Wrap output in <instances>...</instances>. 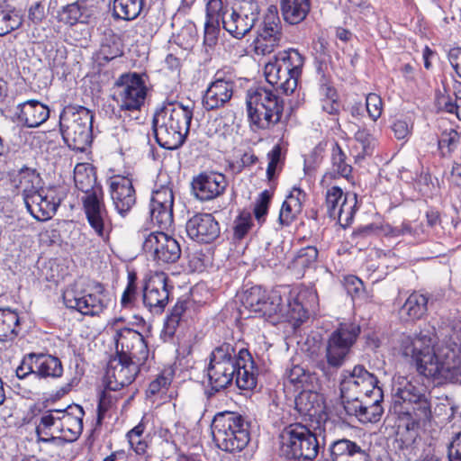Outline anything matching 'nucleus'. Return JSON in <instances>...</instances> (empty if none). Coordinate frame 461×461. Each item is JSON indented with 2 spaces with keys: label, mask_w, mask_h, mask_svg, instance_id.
Masks as SVG:
<instances>
[{
  "label": "nucleus",
  "mask_w": 461,
  "mask_h": 461,
  "mask_svg": "<svg viewBox=\"0 0 461 461\" xmlns=\"http://www.w3.org/2000/svg\"><path fill=\"white\" fill-rule=\"evenodd\" d=\"M435 335L429 330L411 335L402 333L393 347V352L411 359L417 372L425 377L461 383V350L458 348H435Z\"/></svg>",
  "instance_id": "nucleus-1"
},
{
  "label": "nucleus",
  "mask_w": 461,
  "mask_h": 461,
  "mask_svg": "<svg viewBox=\"0 0 461 461\" xmlns=\"http://www.w3.org/2000/svg\"><path fill=\"white\" fill-rule=\"evenodd\" d=\"M307 296L312 302L316 299L315 294L303 289L293 300L286 298L285 305L278 291L267 292L260 286H253L247 291L243 303L256 317L269 319L273 323L285 320L299 325L308 318L310 302L306 300Z\"/></svg>",
  "instance_id": "nucleus-2"
},
{
  "label": "nucleus",
  "mask_w": 461,
  "mask_h": 461,
  "mask_svg": "<svg viewBox=\"0 0 461 461\" xmlns=\"http://www.w3.org/2000/svg\"><path fill=\"white\" fill-rule=\"evenodd\" d=\"M77 190L84 193L81 197L82 212L91 231L99 240L108 242L113 231V220L104 201L102 185L96 175H67Z\"/></svg>",
  "instance_id": "nucleus-3"
},
{
  "label": "nucleus",
  "mask_w": 461,
  "mask_h": 461,
  "mask_svg": "<svg viewBox=\"0 0 461 461\" xmlns=\"http://www.w3.org/2000/svg\"><path fill=\"white\" fill-rule=\"evenodd\" d=\"M194 107L180 102H164L153 114L152 128L157 143L166 149L181 147L189 133Z\"/></svg>",
  "instance_id": "nucleus-4"
},
{
  "label": "nucleus",
  "mask_w": 461,
  "mask_h": 461,
  "mask_svg": "<svg viewBox=\"0 0 461 461\" xmlns=\"http://www.w3.org/2000/svg\"><path fill=\"white\" fill-rule=\"evenodd\" d=\"M392 408L397 415L432 419V396L417 379L398 376L393 387Z\"/></svg>",
  "instance_id": "nucleus-5"
},
{
  "label": "nucleus",
  "mask_w": 461,
  "mask_h": 461,
  "mask_svg": "<svg viewBox=\"0 0 461 461\" xmlns=\"http://www.w3.org/2000/svg\"><path fill=\"white\" fill-rule=\"evenodd\" d=\"M212 434L220 449L230 453L241 451L250 440L249 421L239 412H218L212 420Z\"/></svg>",
  "instance_id": "nucleus-6"
},
{
  "label": "nucleus",
  "mask_w": 461,
  "mask_h": 461,
  "mask_svg": "<svg viewBox=\"0 0 461 461\" xmlns=\"http://www.w3.org/2000/svg\"><path fill=\"white\" fill-rule=\"evenodd\" d=\"M67 308L89 316L100 315L108 306V293L104 285L95 280L76 281L62 294Z\"/></svg>",
  "instance_id": "nucleus-7"
},
{
  "label": "nucleus",
  "mask_w": 461,
  "mask_h": 461,
  "mask_svg": "<svg viewBox=\"0 0 461 461\" xmlns=\"http://www.w3.org/2000/svg\"><path fill=\"white\" fill-rule=\"evenodd\" d=\"M304 57L295 49L279 51L264 69L267 81L285 95L294 93L302 75Z\"/></svg>",
  "instance_id": "nucleus-8"
},
{
  "label": "nucleus",
  "mask_w": 461,
  "mask_h": 461,
  "mask_svg": "<svg viewBox=\"0 0 461 461\" xmlns=\"http://www.w3.org/2000/svg\"><path fill=\"white\" fill-rule=\"evenodd\" d=\"M94 115L84 106H67L59 116V129L69 149L85 151L93 138Z\"/></svg>",
  "instance_id": "nucleus-9"
},
{
  "label": "nucleus",
  "mask_w": 461,
  "mask_h": 461,
  "mask_svg": "<svg viewBox=\"0 0 461 461\" xmlns=\"http://www.w3.org/2000/svg\"><path fill=\"white\" fill-rule=\"evenodd\" d=\"M246 104L249 119L258 129H268L281 120L284 101L270 88L259 86L249 90Z\"/></svg>",
  "instance_id": "nucleus-10"
},
{
  "label": "nucleus",
  "mask_w": 461,
  "mask_h": 461,
  "mask_svg": "<svg viewBox=\"0 0 461 461\" xmlns=\"http://www.w3.org/2000/svg\"><path fill=\"white\" fill-rule=\"evenodd\" d=\"M279 438L280 454L287 461H312L319 454L321 444L316 433L301 423L285 427Z\"/></svg>",
  "instance_id": "nucleus-11"
},
{
  "label": "nucleus",
  "mask_w": 461,
  "mask_h": 461,
  "mask_svg": "<svg viewBox=\"0 0 461 461\" xmlns=\"http://www.w3.org/2000/svg\"><path fill=\"white\" fill-rule=\"evenodd\" d=\"M360 332L359 324L352 321L340 322L324 343V361H321L319 366L322 370L326 367H341L348 358Z\"/></svg>",
  "instance_id": "nucleus-12"
},
{
  "label": "nucleus",
  "mask_w": 461,
  "mask_h": 461,
  "mask_svg": "<svg viewBox=\"0 0 461 461\" xmlns=\"http://www.w3.org/2000/svg\"><path fill=\"white\" fill-rule=\"evenodd\" d=\"M239 351L236 352L230 343H222L216 347L210 355V362L206 368L210 390L206 392L208 397L227 388L231 384L236 365H239Z\"/></svg>",
  "instance_id": "nucleus-13"
},
{
  "label": "nucleus",
  "mask_w": 461,
  "mask_h": 461,
  "mask_svg": "<svg viewBox=\"0 0 461 461\" xmlns=\"http://www.w3.org/2000/svg\"><path fill=\"white\" fill-rule=\"evenodd\" d=\"M143 77L137 72H126L115 80L113 99L121 112H140L144 105L148 87Z\"/></svg>",
  "instance_id": "nucleus-14"
},
{
  "label": "nucleus",
  "mask_w": 461,
  "mask_h": 461,
  "mask_svg": "<svg viewBox=\"0 0 461 461\" xmlns=\"http://www.w3.org/2000/svg\"><path fill=\"white\" fill-rule=\"evenodd\" d=\"M68 185H58L46 190L29 191L24 194V203L30 213L38 221L50 219L61 202L66 198Z\"/></svg>",
  "instance_id": "nucleus-15"
},
{
  "label": "nucleus",
  "mask_w": 461,
  "mask_h": 461,
  "mask_svg": "<svg viewBox=\"0 0 461 461\" xmlns=\"http://www.w3.org/2000/svg\"><path fill=\"white\" fill-rule=\"evenodd\" d=\"M378 379L364 366H356L352 371L346 372L339 384L342 403L358 401L361 398L375 395V391L382 390Z\"/></svg>",
  "instance_id": "nucleus-16"
},
{
  "label": "nucleus",
  "mask_w": 461,
  "mask_h": 461,
  "mask_svg": "<svg viewBox=\"0 0 461 461\" xmlns=\"http://www.w3.org/2000/svg\"><path fill=\"white\" fill-rule=\"evenodd\" d=\"M315 375L300 366H293L292 368L285 371L284 384L285 387H293L294 392L299 393L295 397V404L302 413L311 414L314 406L313 402L318 398L315 392Z\"/></svg>",
  "instance_id": "nucleus-17"
},
{
  "label": "nucleus",
  "mask_w": 461,
  "mask_h": 461,
  "mask_svg": "<svg viewBox=\"0 0 461 461\" xmlns=\"http://www.w3.org/2000/svg\"><path fill=\"white\" fill-rule=\"evenodd\" d=\"M147 231V229L140 230L138 235L144 240V251L151 254L158 265L173 264L180 258L181 248L176 239L166 234L163 230L149 233Z\"/></svg>",
  "instance_id": "nucleus-18"
},
{
  "label": "nucleus",
  "mask_w": 461,
  "mask_h": 461,
  "mask_svg": "<svg viewBox=\"0 0 461 461\" xmlns=\"http://www.w3.org/2000/svg\"><path fill=\"white\" fill-rule=\"evenodd\" d=\"M144 364L143 360L112 357L105 372L107 387L113 390H121L131 384Z\"/></svg>",
  "instance_id": "nucleus-19"
},
{
  "label": "nucleus",
  "mask_w": 461,
  "mask_h": 461,
  "mask_svg": "<svg viewBox=\"0 0 461 461\" xmlns=\"http://www.w3.org/2000/svg\"><path fill=\"white\" fill-rule=\"evenodd\" d=\"M113 339L115 345V357L146 361L149 348L144 337L131 328L114 329Z\"/></svg>",
  "instance_id": "nucleus-20"
},
{
  "label": "nucleus",
  "mask_w": 461,
  "mask_h": 461,
  "mask_svg": "<svg viewBox=\"0 0 461 461\" xmlns=\"http://www.w3.org/2000/svg\"><path fill=\"white\" fill-rule=\"evenodd\" d=\"M356 195L344 194L342 189L332 186L326 192L325 206L328 216L342 227L348 226L356 213Z\"/></svg>",
  "instance_id": "nucleus-21"
},
{
  "label": "nucleus",
  "mask_w": 461,
  "mask_h": 461,
  "mask_svg": "<svg viewBox=\"0 0 461 461\" xmlns=\"http://www.w3.org/2000/svg\"><path fill=\"white\" fill-rule=\"evenodd\" d=\"M167 276L156 273L146 282L143 288V303L151 313L160 314L169 302Z\"/></svg>",
  "instance_id": "nucleus-22"
},
{
  "label": "nucleus",
  "mask_w": 461,
  "mask_h": 461,
  "mask_svg": "<svg viewBox=\"0 0 461 461\" xmlns=\"http://www.w3.org/2000/svg\"><path fill=\"white\" fill-rule=\"evenodd\" d=\"M383 391H375V395L361 398L358 401L346 402L344 410L347 414L355 416L362 423H375L381 420L384 409L381 405Z\"/></svg>",
  "instance_id": "nucleus-23"
},
{
  "label": "nucleus",
  "mask_w": 461,
  "mask_h": 461,
  "mask_svg": "<svg viewBox=\"0 0 461 461\" xmlns=\"http://www.w3.org/2000/svg\"><path fill=\"white\" fill-rule=\"evenodd\" d=\"M235 83L230 77H223L217 72L214 80L207 86L203 95V107L206 111H213L223 107L233 95Z\"/></svg>",
  "instance_id": "nucleus-24"
},
{
  "label": "nucleus",
  "mask_w": 461,
  "mask_h": 461,
  "mask_svg": "<svg viewBox=\"0 0 461 461\" xmlns=\"http://www.w3.org/2000/svg\"><path fill=\"white\" fill-rule=\"evenodd\" d=\"M110 194L116 212L125 217L136 203L132 180L123 175H114L109 179Z\"/></svg>",
  "instance_id": "nucleus-25"
},
{
  "label": "nucleus",
  "mask_w": 461,
  "mask_h": 461,
  "mask_svg": "<svg viewBox=\"0 0 461 461\" xmlns=\"http://www.w3.org/2000/svg\"><path fill=\"white\" fill-rule=\"evenodd\" d=\"M190 239L199 243H211L220 236V225L211 213H196L186 222Z\"/></svg>",
  "instance_id": "nucleus-26"
},
{
  "label": "nucleus",
  "mask_w": 461,
  "mask_h": 461,
  "mask_svg": "<svg viewBox=\"0 0 461 461\" xmlns=\"http://www.w3.org/2000/svg\"><path fill=\"white\" fill-rule=\"evenodd\" d=\"M258 20V13L250 5L247 9L240 6L239 10L231 9L228 17L223 19V29L236 39H242L254 27Z\"/></svg>",
  "instance_id": "nucleus-27"
},
{
  "label": "nucleus",
  "mask_w": 461,
  "mask_h": 461,
  "mask_svg": "<svg viewBox=\"0 0 461 461\" xmlns=\"http://www.w3.org/2000/svg\"><path fill=\"white\" fill-rule=\"evenodd\" d=\"M95 7L87 0H77L61 6L57 11L56 19L68 27L77 24H89L95 16Z\"/></svg>",
  "instance_id": "nucleus-28"
},
{
  "label": "nucleus",
  "mask_w": 461,
  "mask_h": 461,
  "mask_svg": "<svg viewBox=\"0 0 461 461\" xmlns=\"http://www.w3.org/2000/svg\"><path fill=\"white\" fill-rule=\"evenodd\" d=\"M226 186L225 175H197L192 181L193 193L201 201L219 196Z\"/></svg>",
  "instance_id": "nucleus-29"
},
{
  "label": "nucleus",
  "mask_w": 461,
  "mask_h": 461,
  "mask_svg": "<svg viewBox=\"0 0 461 461\" xmlns=\"http://www.w3.org/2000/svg\"><path fill=\"white\" fill-rule=\"evenodd\" d=\"M328 452L329 461H370L369 455L361 446L346 438L332 441Z\"/></svg>",
  "instance_id": "nucleus-30"
},
{
  "label": "nucleus",
  "mask_w": 461,
  "mask_h": 461,
  "mask_svg": "<svg viewBox=\"0 0 461 461\" xmlns=\"http://www.w3.org/2000/svg\"><path fill=\"white\" fill-rule=\"evenodd\" d=\"M239 365L235 371V382L241 390H252L257 385L258 368L247 348L239 350Z\"/></svg>",
  "instance_id": "nucleus-31"
},
{
  "label": "nucleus",
  "mask_w": 461,
  "mask_h": 461,
  "mask_svg": "<svg viewBox=\"0 0 461 461\" xmlns=\"http://www.w3.org/2000/svg\"><path fill=\"white\" fill-rule=\"evenodd\" d=\"M18 120L28 128H36L50 117V109L37 100H28L18 104Z\"/></svg>",
  "instance_id": "nucleus-32"
},
{
  "label": "nucleus",
  "mask_w": 461,
  "mask_h": 461,
  "mask_svg": "<svg viewBox=\"0 0 461 461\" xmlns=\"http://www.w3.org/2000/svg\"><path fill=\"white\" fill-rule=\"evenodd\" d=\"M56 414H60V422L57 425L58 432H69L68 441L77 438L83 430V408L79 405L68 406L65 410H57Z\"/></svg>",
  "instance_id": "nucleus-33"
},
{
  "label": "nucleus",
  "mask_w": 461,
  "mask_h": 461,
  "mask_svg": "<svg viewBox=\"0 0 461 461\" xmlns=\"http://www.w3.org/2000/svg\"><path fill=\"white\" fill-rule=\"evenodd\" d=\"M280 10L285 23L296 25L305 20L311 10L310 0H280Z\"/></svg>",
  "instance_id": "nucleus-34"
},
{
  "label": "nucleus",
  "mask_w": 461,
  "mask_h": 461,
  "mask_svg": "<svg viewBox=\"0 0 461 461\" xmlns=\"http://www.w3.org/2000/svg\"><path fill=\"white\" fill-rule=\"evenodd\" d=\"M35 364L36 377L39 379H55L63 375L61 361L52 355L37 353Z\"/></svg>",
  "instance_id": "nucleus-35"
},
{
  "label": "nucleus",
  "mask_w": 461,
  "mask_h": 461,
  "mask_svg": "<svg viewBox=\"0 0 461 461\" xmlns=\"http://www.w3.org/2000/svg\"><path fill=\"white\" fill-rule=\"evenodd\" d=\"M428 297L424 294L412 293L400 309L401 319L412 321L421 319L427 312Z\"/></svg>",
  "instance_id": "nucleus-36"
},
{
  "label": "nucleus",
  "mask_w": 461,
  "mask_h": 461,
  "mask_svg": "<svg viewBox=\"0 0 461 461\" xmlns=\"http://www.w3.org/2000/svg\"><path fill=\"white\" fill-rule=\"evenodd\" d=\"M145 0H113L112 16L114 20L133 21L143 9Z\"/></svg>",
  "instance_id": "nucleus-37"
},
{
  "label": "nucleus",
  "mask_w": 461,
  "mask_h": 461,
  "mask_svg": "<svg viewBox=\"0 0 461 461\" xmlns=\"http://www.w3.org/2000/svg\"><path fill=\"white\" fill-rule=\"evenodd\" d=\"M398 418L399 424L395 438H402L413 443H416L420 423L425 424L431 420V419H420L413 415H398Z\"/></svg>",
  "instance_id": "nucleus-38"
},
{
  "label": "nucleus",
  "mask_w": 461,
  "mask_h": 461,
  "mask_svg": "<svg viewBox=\"0 0 461 461\" xmlns=\"http://www.w3.org/2000/svg\"><path fill=\"white\" fill-rule=\"evenodd\" d=\"M281 39V29L277 27H261L255 41L257 52H260L263 55L273 52L275 48L279 45Z\"/></svg>",
  "instance_id": "nucleus-39"
},
{
  "label": "nucleus",
  "mask_w": 461,
  "mask_h": 461,
  "mask_svg": "<svg viewBox=\"0 0 461 461\" xmlns=\"http://www.w3.org/2000/svg\"><path fill=\"white\" fill-rule=\"evenodd\" d=\"M20 318L10 308H0V341L13 340L18 334Z\"/></svg>",
  "instance_id": "nucleus-40"
},
{
  "label": "nucleus",
  "mask_w": 461,
  "mask_h": 461,
  "mask_svg": "<svg viewBox=\"0 0 461 461\" xmlns=\"http://www.w3.org/2000/svg\"><path fill=\"white\" fill-rule=\"evenodd\" d=\"M173 206L150 202L149 216L151 221L163 230H169L174 223Z\"/></svg>",
  "instance_id": "nucleus-41"
},
{
  "label": "nucleus",
  "mask_w": 461,
  "mask_h": 461,
  "mask_svg": "<svg viewBox=\"0 0 461 461\" xmlns=\"http://www.w3.org/2000/svg\"><path fill=\"white\" fill-rule=\"evenodd\" d=\"M186 309L187 302L185 301H178L174 305L164 323V328L161 333L164 341H169L173 339Z\"/></svg>",
  "instance_id": "nucleus-42"
},
{
  "label": "nucleus",
  "mask_w": 461,
  "mask_h": 461,
  "mask_svg": "<svg viewBox=\"0 0 461 461\" xmlns=\"http://www.w3.org/2000/svg\"><path fill=\"white\" fill-rule=\"evenodd\" d=\"M23 24V18L14 7L0 4V36L15 31Z\"/></svg>",
  "instance_id": "nucleus-43"
},
{
  "label": "nucleus",
  "mask_w": 461,
  "mask_h": 461,
  "mask_svg": "<svg viewBox=\"0 0 461 461\" xmlns=\"http://www.w3.org/2000/svg\"><path fill=\"white\" fill-rule=\"evenodd\" d=\"M229 169L240 173L241 171H252L257 173L263 169L262 163L258 158L251 153L245 152L240 158L229 162Z\"/></svg>",
  "instance_id": "nucleus-44"
},
{
  "label": "nucleus",
  "mask_w": 461,
  "mask_h": 461,
  "mask_svg": "<svg viewBox=\"0 0 461 461\" xmlns=\"http://www.w3.org/2000/svg\"><path fill=\"white\" fill-rule=\"evenodd\" d=\"M118 390L109 389L105 383V389L102 392L98 407H97V422L101 423L104 419L105 413L112 409L118 400L122 397V393H116Z\"/></svg>",
  "instance_id": "nucleus-45"
},
{
  "label": "nucleus",
  "mask_w": 461,
  "mask_h": 461,
  "mask_svg": "<svg viewBox=\"0 0 461 461\" xmlns=\"http://www.w3.org/2000/svg\"><path fill=\"white\" fill-rule=\"evenodd\" d=\"M228 5L222 0H209L206 5V21L219 23L223 25L224 17L229 15Z\"/></svg>",
  "instance_id": "nucleus-46"
},
{
  "label": "nucleus",
  "mask_w": 461,
  "mask_h": 461,
  "mask_svg": "<svg viewBox=\"0 0 461 461\" xmlns=\"http://www.w3.org/2000/svg\"><path fill=\"white\" fill-rule=\"evenodd\" d=\"M253 225L252 214L249 210H242L234 221L233 237L242 240L250 230Z\"/></svg>",
  "instance_id": "nucleus-47"
},
{
  "label": "nucleus",
  "mask_w": 461,
  "mask_h": 461,
  "mask_svg": "<svg viewBox=\"0 0 461 461\" xmlns=\"http://www.w3.org/2000/svg\"><path fill=\"white\" fill-rule=\"evenodd\" d=\"M459 142V133L455 129H448L442 131L438 144L441 153H450L454 150Z\"/></svg>",
  "instance_id": "nucleus-48"
},
{
  "label": "nucleus",
  "mask_w": 461,
  "mask_h": 461,
  "mask_svg": "<svg viewBox=\"0 0 461 461\" xmlns=\"http://www.w3.org/2000/svg\"><path fill=\"white\" fill-rule=\"evenodd\" d=\"M272 193L268 190H264L260 193L257 199L253 213L259 224H262L266 221V216L268 212V207L271 200Z\"/></svg>",
  "instance_id": "nucleus-49"
},
{
  "label": "nucleus",
  "mask_w": 461,
  "mask_h": 461,
  "mask_svg": "<svg viewBox=\"0 0 461 461\" xmlns=\"http://www.w3.org/2000/svg\"><path fill=\"white\" fill-rule=\"evenodd\" d=\"M331 162L333 173H351L352 167L347 162V156L338 143L332 148Z\"/></svg>",
  "instance_id": "nucleus-50"
},
{
  "label": "nucleus",
  "mask_w": 461,
  "mask_h": 461,
  "mask_svg": "<svg viewBox=\"0 0 461 461\" xmlns=\"http://www.w3.org/2000/svg\"><path fill=\"white\" fill-rule=\"evenodd\" d=\"M37 357V353H28L25 354L22 360L20 365L17 366L15 370L16 376L19 379H25L30 375H34L36 376V364L35 359Z\"/></svg>",
  "instance_id": "nucleus-51"
},
{
  "label": "nucleus",
  "mask_w": 461,
  "mask_h": 461,
  "mask_svg": "<svg viewBox=\"0 0 461 461\" xmlns=\"http://www.w3.org/2000/svg\"><path fill=\"white\" fill-rule=\"evenodd\" d=\"M37 357V353H28L25 354L22 360L20 365L17 366L15 370L16 376L19 379H25L30 375H34L36 376V364L35 359Z\"/></svg>",
  "instance_id": "nucleus-52"
},
{
  "label": "nucleus",
  "mask_w": 461,
  "mask_h": 461,
  "mask_svg": "<svg viewBox=\"0 0 461 461\" xmlns=\"http://www.w3.org/2000/svg\"><path fill=\"white\" fill-rule=\"evenodd\" d=\"M393 447L400 458L411 461L417 454L416 443L402 440V438H394Z\"/></svg>",
  "instance_id": "nucleus-53"
},
{
  "label": "nucleus",
  "mask_w": 461,
  "mask_h": 461,
  "mask_svg": "<svg viewBox=\"0 0 461 461\" xmlns=\"http://www.w3.org/2000/svg\"><path fill=\"white\" fill-rule=\"evenodd\" d=\"M317 76L320 86L321 95L324 98L322 100L334 99L338 97L336 89L330 85V77L327 76L320 65L317 68Z\"/></svg>",
  "instance_id": "nucleus-54"
},
{
  "label": "nucleus",
  "mask_w": 461,
  "mask_h": 461,
  "mask_svg": "<svg viewBox=\"0 0 461 461\" xmlns=\"http://www.w3.org/2000/svg\"><path fill=\"white\" fill-rule=\"evenodd\" d=\"M173 380L172 373L162 372L152 380L147 389V395H156L162 390L167 389Z\"/></svg>",
  "instance_id": "nucleus-55"
},
{
  "label": "nucleus",
  "mask_w": 461,
  "mask_h": 461,
  "mask_svg": "<svg viewBox=\"0 0 461 461\" xmlns=\"http://www.w3.org/2000/svg\"><path fill=\"white\" fill-rule=\"evenodd\" d=\"M322 151L323 149L321 147L316 146L310 151V153L304 155V173H311L312 171L318 170V167L322 161Z\"/></svg>",
  "instance_id": "nucleus-56"
},
{
  "label": "nucleus",
  "mask_w": 461,
  "mask_h": 461,
  "mask_svg": "<svg viewBox=\"0 0 461 461\" xmlns=\"http://www.w3.org/2000/svg\"><path fill=\"white\" fill-rule=\"evenodd\" d=\"M355 140L359 144L358 148L362 149L363 155H370L372 153L375 139L368 130L365 128L358 129L355 133Z\"/></svg>",
  "instance_id": "nucleus-57"
},
{
  "label": "nucleus",
  "mask_w": 461,
  "mask_h": 461,
  "mask_svg": "<svg viewBox=\"0 0 461 461\" xmlns=\"http://www.w3.org/2000/svg\"><path fill=\"white\" fill-rule=\"evenodd\" d=\"M366 109L369 117L373 121H376L381 116L383 111L382 98L375 93L368 94L366 99Z\"/></svg>",
  "instance_id": "nucleus-58"
},
{
  "label": "nucleus",
  "mask_w": 461,
  "mask_h": 461,
  "mask_svg": "<svg viewBox=\"0 0 461 461\" xmlns=\"http://www.w3.org/2000/svg\"><path fill=\"white\" fill-rule=\"evenodd\" d=\"M267 167L266 173H276V170H282L284 158L282 149L279 145H275L267 154Z\"/></svg>",
  "instance_id": "nucleus-59"
},
{
  "label": "nucleus",
  "mask_w": 461,
  "mask_h": 461,
  "mask_svg": "<svg viewBox=\"0 0 461 461\" xmlns=\"http://www.w3.org/2000/svg\"><path fill=\"white\" fill-rule=\"evenodd\" d=\"M220 23L206 21L204 23L203 43L210 48L214 47L218 42Z\"/></svg>",
  "instance_id": "nucleus-60"
},
{
  "label": "nucleus",
  "mask_w": 461,
  "mask_h": 461,
  "mask_svg": "<svg viewBox=\"0 0 461 461\" xmlns=\"http://www.w3.org/2000/svg\"><path fill=\"white\" fill-rule=\"evenodd\" d=\"M318 250L315 247L308 246L298 251L296 263L303 267L311 266L317 260Z\"/></svg>",
  "instance_id": "nucleus-61"
},
{
  "label": "nucleus",
  "mask_w": 461,
  "mask_h": 461,
  "mask_svg": "<svg viewBox=\"0 0 461 461\" xmlns=\"http://www.w3.org/2000/svg\"><path fill=\"white\" fill-rule=\"evenodd\" d=\"M343 285L347 293L352 298L359 296L360 294L364 291V284L362 280L353 275H349L344 277Z\"/></svg>",
  "instance_id": "nucleus-62"
},
{
  "label": "nucleus",
  "mask_w": 461,
  "mask_h": 461,
  "mask_svg": "<svg viewBox=\"0 0 461 461\" xmlns=\"http://www.w3.org/2000/svg\"><path fill=\"white\" fill-rule=\"evenodd\" d=\"M122 53L121 43L118 41H113L112 44L104 42L101 46V54L107 61L122 56Z\"/></svg>",
  "instance_id": "nucleus-63"
},
{
  "label": "nucleus",
  "mask_w": 461,
  "mask_h": 461,
  "mask_svg": "<svg viewBox=\"0 0 461 461\" xmlns=\"http://www.w3.org/2000/svg\"><path fill=\"white\" fill-rule=\"evenodd\" d=\"M438 103L440 109L449 113H455L456 117L461 121V102L453 103L451 96L447 95L438 98Z\"/></svg>",
  "instance_id": "nucleus-64"
}]
</instances>
